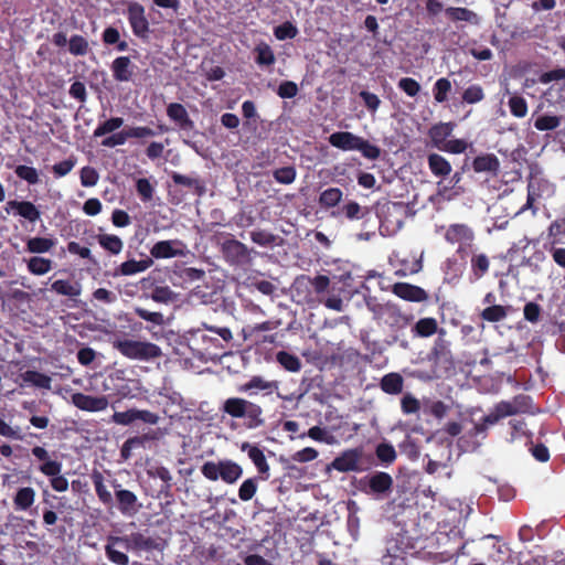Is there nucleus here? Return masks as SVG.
I'll list each match as a JSON object with an SVG mask.
<instances>
[{
  "instance_id": "nucleus-5",
  "label": "nucleus",
  "mask_w": 565,
  "mask_h": 565,
  "mask_svg": "<svg viewBox=\"0 0 565 565\" xmlns=\"http://www.w3.org/2000/svg\"><path fill=\"white\" fill-rule=\"evenodd\" d=\"M201 473L210 481L222 479L227 484H234L243 476V468L230 459L205 461L201 466Z\"/></svg>"
},
{
  "instance_id": "nucleus-57",
  "label": "nucleus",
  "mask_w": 565,
  "mask_h": 565,
  "mask_svg": "<svg viewBox=\"0 0 565 565\" xmlns=\"http://www.w3.org/2000/svg\"><path fill=\"white\" fill-rule=\"evenodd\" d=\"M257 480L255 478H248L243 481L238 489V498L242 501H249L257 492Z\"/></svg>"
},
{
  "instance_id": "nucleus-33",
  "label": "nucleus",
  "mask_w": 565,
  "mask_h": 565,
  "mask_svg": "<svg viewBox=\"0 0 565 565\" xmlns=\"http://www.w3.org/2000/svg\"><path fill=\"white\" fill-rule=\"evenodd\" d=\"M90 479L93 481L98 500L106 507H113L114 498L104 482L105 479L103 473L97 470H94L93 473L90 475Z\"/></svg>"
},
{
  "instance_id": "nucleus-32",
  "label": "nucleus",
  "mask_w": 565,
  "mask_h": 565,
  "mask_svg": "<svg viewBox=\"0 0 565 565\" xmlns=\"http://www.w3.org/2000/svg\"><path fill=\"white\" fill-rule=\"evenodd\" d=\"M369 487L373 493H386L392 490L393 478L387 472L377 471L369 478Z\"/></svg>"
},
{
  "instance_id": "nucleus-43",
  "label": "nucleus",
  "mask_w": 565,
  "mask_h": 565,
  "mask_svg": "<svg viewBox=\"0 0 565 565\" xmlns=\"http://www.w3.org/2000/svg\"><path fill=\"white\" fill-rule=\"evenodd\" d=\"M55 239L47 237H32L26 243V249L33 254L49 252L55 245Z\"/></svg>"
},
{
  "instance_id": "nucleus-41",
  "label": "nucleus",
  "mask_w": 565,
  "mask_h": 565,
  "mask_svg": "<svg viewBox=\"0 0 565 565\" xmlns=\"http://www.w3.org/2000/svg\"><path fill=\"white\" fill-rule=\"evenodd\" d=\"M276 360L288 372H299L301 369L300 359L287 351L277 352Z\"/></svg>"
},
{
  "instance_id": "nucleus-62",
  "label": "nucleus",
  "mask_w": 565,
  "mask_h": 565,
  "mask_svg": "<svg viewBox=\"0 0 565 565\" xmlns=\"http://www.w3.org/2000/svg\"><path fill=\"white\" fill-rule=\"evenodd\" d=\"M398 88L403 90L407 96L415 97L420 92L419 83L412 77H403L398 81Z\"/></svg>"
},
{
  "instance_id": "nucleus-25",
  "label": "nucleus",
  "mask_w": 565,
  "mask_h": 565,
  "mask_svg": "<svg viewBox=\"0 0 565 565\" xmlns=\"http://www.w3.org/2000/svg\"><path fill=\"white\" fill-rule=\"evenodd\" d=\"M255 390L267 391V393H271L274 390H278V382L266 381L259 375H254L237 388L238 392L248 393L249 395L256 394Z\"/></svg>"
},
{
  "instance_id": "nucleus-34",
  "label": "nucleus",
  "mask_w": 565,
  "mask_h": 565,
  "mask_svg": "<svg viewBox=\"0 0 565 565\" xmlns=\"http://www.w3.org/2000/svg\"><path fill=\"white\" fill-rule=\"evenodd\" d=\"M427 163L430 172L438 178H446L451 172L450 162L438 153H430L427 157Z\"/></svg>"
},
{
  "instance_id": "nucleus-29",
  "label": "nucleus",
  "mask_w": 565,
  "mask_h": 565,
  "mask_svg": "<svg viewBox=\"0 0 565 565\" xmlns=\"http://www.w3.org/2000/svg\"><path fill=\"white\" fill-rule=\"evenodd\" d=\"M254 61L259 67H271L276 63V56L271 46L260 41L253 50Z\"/></svg>"
},
{
  "instance_id": "nucleus-56",
  "label": "nucleus",
  "mask_w": 565,
  "mask_h": 565,
  "mask_svg": "<svg viewBox=\"0 0 565 565\" xmlns=\"http://www.w3.org/2000/svg\"><path fill=\"white\" fill-rule=\"evenodd\" d=\"M14 173L29 184H38L40 182L38 170L33 167L20 164L14 169Z\"/></svg>"
},
{
  "instance_id": "nucleus-13",
  "label": "nucleus",
  "mask_w": 565,
  "mask_h": 565,
  "mask_svg": "<svg viewBox=\"0 0 565 565\" xmlns=\"http://www.w3.org/2000/svg\"><path fill=\"white\" fill-rule=\"evenodd\" d=\"M72 404L81 411L96 413L105 411L109 405L106 395L92 396L77 392L71 396Z\"/></svg>"
},
{
  "instance_id": "nucleus-22",
  "label": "nucleus",
  "mask_w": 565,
  "mask_h": 565,
  "mask_svg": "<svg viewBox=\"0 0 565 565\" xmlns=\"http://www.w3.org/2000/svg\"><path fill=\"white\" fill-rule=\"evenodd\" d=\"M167 116L178 125L181 130L190 131L194 128V122L190 118L188 110L180 103H171L167 106Z\"/></svg>"
},
{
  "instance_id": "nucleus-2",
  "label": "nucleus",
  "mask_w": 565,
  "mask_h": 565,
  "mask_svg": "<svg viewBox=\"0 0 565 565\" xmlns=\"http://www.w3.org/2000/svg\"><path fill=\"white\" fill-rule=\"evenodd\" d=\"M220 409L232 418H243L247 429H256L265 424L260 405L242 397L225 399Z\"/></svg>"
},
{
  "instance_id": "nucleus-18",
  "label": "nucleus",
  "mask_w": 565,
  "mask_h": 565,
  "mask_svg": "<svg viewBox=\"0 0 565 565\" xmlns=\"http://www.w3.org/2000/svg\"><path fill=\"white\" fill-rule=\"evenodd\" d=\"M184 244L179 239L159 241L150 248L151 258L164 259L183 256Z\"/></svg>"
},
{
  "instance_id": "nucleus-50",
  "label": "nucleus",
  "mask_w": 565,
  "mask_h": 565,
  "mask_svg": "<svg viewBox=\"0 0 565 565\" xmlns=\"http://www.w3.org/2000/svg\"><path fill=\"white\" fill-rule=\"evenodd\" d=\"M279 326V321H264L262 323L248 324L242 329L244 339L253 338L258 332L270 331Z\"/></svg>"
},
{
  "instance_id": "nucleus-9",
  "label": "nucleus",
  "mask_w": 565,
  "mask_h": 565,
  "mask_svg": "<svg viewBox=\"0 0 565 565\" xmlns=\"http://www.w3.org/2000/svg\"><path fill=\"white\" fill-rule=\"evenodd\" d=\"M127 19L132 33L142 40L149 36V22L145 14V8L138 2H132L127 8Z\"/></svg>"
},
{
  "instance_id": "nucleus-4",
  "label": "nucleus",
  "mask_w": 565,
  "mask_h": 565,
  "mask_svg": "<svg viewBox=\"0 0 565 565\" xmlns=\"http://www.w3.org/2000/svg\"><path fill=\"white\" fill-rule=\"evenodd\" d=\"M113 348L130 360L150 361L162 354L159 345L148 341L117 339L113 342Z\"/></svg>"
},
{
  "instance_id": "nucleus-36",
  "label": "nucleus",
  "mask_w": 565,
  "mask_h": 565,
  "mask_svg": "<svg viewBox=\"0 0 565 565\" xmlns=\"http://www.w3.org/2000/svg\"><path fill=\"white\" fill-rule=\"evenodd\" d=\"M35 501V491L31 487H23L18 489L13 497V504L15 510L26 511Z\"/></svg>"
},
{
  "instance_id": "nucleus-42",
  "label": "nucleus",
  "mask_w": 565,
  "mask_h": 565,
  "mask_svg": "<svg viewBox=\"0 0 565 565\" xmlns=\"http://www.w3.org/2000/svg\"><path fill=\"white\" fill-rule=\"evenodd\" d=\"M124 125V118L110 117L109 119L100 122L93 132L94 138H99L108 134L115 132Z\"/></svg>"
},
{
  "instance_id": "nucleus-38",
  "label": "nucleus",
  "mask_w": 565,
  "mask_h": 565,
  "mask_svg": "<svg viewBox=\"0 0 565 565\" xmlns=\"http://www.w3.org/2000/svg\"><path fill=\"white\" fill-rule=\"evenodd\" d=\"M97 242L100 247L111 255H118L124 248V242L115 234H98Z\"/></svg>"
},
{
  "instance_id": "nucleus-58",
  "label": "nucleus",
  "mask_w": 565,
  "mask_h": 565,
  "mask_svg": "<svg viewBox=\"0 0 565 565\" xmlns=\"http://www.w3.org/2000/svg\"><path fill=\"white\" fill-rule=\"evenodd\" d=\"M297 34L298 29L289 21H286L274 29V35L280 41L294 39Z\"/></svg>"
},
{
  "instance_id": "nucleus-59",
  "label": "nucleus",
  "mask_w": 565,
  "mask_h": 565,
  "mask_svg": "<svg viewBox=\"0 0 565 565\" xmlns=\"http://www.w3.org/2000/svg\"><path fill=\"white\" fill-rule=\"evenodd\" d=\"M250 239L263 247L271 246L276 243L277 236L265 230L250 232Z\"/></svg>"
},
{
  "instance_id": "nucleus-19",
  "label": "nucleus",
  "mask_w": 565,
  "mask_h": 565,
  "mask_svg": "<svg viewBox=\"0 0 565 565\" xmlns=\"http://www.w3.org/2000/svg\"><path fill=\"white\" fill-rule=\"evenodd\" d=\"M153 265V259L147 255L139 260L128 258L114 269V277H128L146 271Z\"/></svg>"
},
{
  "instance_id": "nucleus-31",
  "label": "nucleus",
  "mask_w": 565,
  "mask_h": 565,
  "mask_svg": "<svg viewBox=\"0 0 565 565\" xmlns=\"http://www.w3.org/2000/svg\"><path fill=\"white\" fill-rule=\"evenodd\" d=\"M171 179L174 184L191 189L193 193L199 198L203 196L206 192L205 183L199 178H192L183 175L179 172H172Z\"/></svg>"
},
{
  "instance_id": "nucleus-40",
  "label": "nucleus",
  "mask_w": 565,
  "mask_h": 565,
  "mask_svg": "<svg viewBox=\"0 0 565 565\" xmlns=\"http://www.w3.org/2000/svg\"><path fill=\"white\" fill-rule=\"evenodd\" d=\"M343 196V192L339 188H328L319 195V204L321 207L331 209L337 206Z\"/></svg>"
},
{
  "instance_id": "nucleus-45",
  "label": "nucleus",
  "mask_w": 565,
  "mask_h": 565,
  "mask_svg": "<svg viewBox=\"0 0 565 565\" xmlns=\"http://www.w3.org/2000/svg\"><path fill=\"white\" fill-rule=\"evenodd\" d=\"M508 316V308L501 306V305H491L487 308H484L480 317L482 320L488 322H499L505 319Z\"/></svg>"
},
{
  "instance_id": "nucleus-26",
  "label": "nucleus",
  "mask_w": 565,
  "mask_h": 565,
  "mask_svg": "<svg viewBox=\"0 0 565 565\" xmlns=\"http://www.w3.org/2000/svg\"><path fill=\"white\" fill-rule=\"evenodd\" d=\"M445 15L451 22H467L472 25H478L480 23L479 15L463 7H448L445 9Z\"/></svg>"
},
{
  "instance_id": "nucleus-49",
  "label": "nucleus",
  "mask_w": 565,
  "mask_h": 565,
  "mask_svg": "<svg viewBox=\"0 0 565 565\" xmlns=\"http://www.w3.org/2000/svg\"><path fill=\"white\" fill-rule=\"evenodd\" d=\"M68 51L75 56H84L89 51V44L84 36L74 34L68 40Z\"/></svg>"
},
{
  "instance_id": "nucleus-24",
  "label": "nucleus",
  "mask_w": 565,
  "mask_h": 565,
  "mask_svg": "<svg viewBox=\"0 0 565 565\" xmlns=\"http://www.w3.org/2000/svg\"><path fill=\"white\" fill-rule=\"evenodd\" d=\"M472 169L476 173L487 172L497 177L500 171V160L494 153H483L473 159Z\"/></svg>"
},
{
  "instance_id": "nucleus-20",
  "label": "nucleus",
  "mask_w": 565,
  "mask_h": 565,
  "mask_svg": "<svg viewBox=\"0 0 565 565\" xmlns=\"http://www.w3.org/2000/svg\"><path fill=\"white\" fill-rule=\"evenodd\" d=\"M4 210L7 213H10L11 211H14V214L23 217L24 220L29 221L30 223H35L41 217L40 210L30 201H18V200H11L8 201Z\"/></svg>"
},
{
  "instance_id": "nucleus-48",
  "label": "nucleus",
  "mask_w": 565,
  "mask_h": 565,
  "mask_svg": "<svg viewBox=\"0 0 565 565\" xmlns=\"http://www.w3.org/2000/svg\"><path fill=\"white\" fill-rule=\"evenodd\" d=\"M376 458L385 466L392 465L396 459V451L393 445L381 443L375 448Z\"/></svg>"
},
{
  "instance_id": "nucleus-12",
  "label": "nucleus",
  "mask_w": 565,
  "mask_h": 565,
  "mask_svg": "<svg viewBox=\"0 0 565 565\" xmlns=\"http://www.w3.org/2000/svg\"><path fill=\"white\" fill-rule=\"evenodd\" d=\"M111 487L115 491V499L119 512L122 515H134L139 508L137 495L130 490L122 489L117 480H113Z\"/></svg>"
},
{
  "instance_id": "nucleus-11",
  "label": "nucleus",
  "mask_w": 565,
  "mask_h": 565,
  "mask_svg": "<svg viewBox=\"0 0 565 565\" xmlns=\"http://www.w3.org/2000/svg\"><path fill=\"white\" fill-rule=\"evenodd\" d=\"M495 407L503 418L531 413L532 397L525 394H518L510 401H500L495 404Z\"/></svg>"
},
{
  "instance_id": "nucleus-60",
  "label": "nucleus",
  "mask_w": 565,
  "mask_h": 565,
  "mask_svg": "<svg viewBox=\"0 0 565 565\" xmlns=\"http://www.w3.org/2000/svg\"><path fill=\"white\" fill-rule=\"evenodd\" d=\"M136 191L142 202H149L153 198L154 188L146 178L138 179L136 182Z\"/></svg>"
},
{
  "instance_id": "nucleus-37",
  "label": "nucleus",
  "mask_w": 565,
  "mask_h": 565,
  "mask_svg": "<svg viewBox=\"0 0 565 565\" xmlns=\"http://www.w3.org/2000/svg\"><path fill=\"white\" fill-rule=\"evenodd\" d=\"M51 290L56 292L57 295L74 298L81 295L82 287L78 282L58 279L52 282Z\"/></svg>"
},
{
  "instance_id": "nucleus-14",
  "label": "nucleus",
  "mask_w": 565,
  "mask_h": 565,
  "mask_svg": "<svg viewBox=\"0 0 565 565\" xmlns=\"http://www.w3.org/2000/svg\"><path fill=\"white\" fill-rule=\"evenodd\" d=\"M445 239L450 244H466L471 246L475 241L473 231L466 224H451L445 234ZM457 253L462 256L466 253V248L460 245Z\"/></svg>"
},
{
  "instance_id": "nucleus-1",
  "label": "nucleus",
  "mask_w": 565,
  "mask_h": 565,
  "mask_svg": "<svg viewBox=\"0 0 565 565\" xmlns=\"http://www.w3.org/2000/svg\"><path fill=\"white\" fill-rule=\"evenodd\" d=\"M428 362L430 363V370L418 372V376L422 380H438L454 372L455 360L450 351L449 342L443 337H438L435 340L434 347L428 354Z\"/></svg>"
},
{
  "instance_id": "nucleus-10",
  "label": "nucleus",
  "mask_w": 565,
  "mask_h": 565,
  "mask_svg": "<svg viewBox=\"0 0 565 565\" xmlns=\"http://www.w3.org/2000/svg\"><path fill=\"white\" fill-rule=\"evenodd\" d=\"M222 253L231 265H243L250 262L249 249L235 238H228L222 243Z\"/></svg>"
},
{
  "instance_id": "nucleus-52",
  "label": "nucleus",
  "mask_w": 565,
  "mask_h": 565,
  "mask_svg": "<svg viewBox=\"0 0 565 565\" xmlns=\"http://www.w3.org/2000/svg\"><path fill=\"white\" fill-rule=\"evenodd\" d=\"M508 106L511 114L516 118H523L526 116L529 106L524 97L513 95L509 98Z\"/></svg>"
},
{
  "instance_id": "nucleus-39",
  "label": "nucleus",
  "mask_w": 565,
  "mask_h": 565,
  "mask_svg": "<svg viewBox=\"0 0 565 565\" xmlns=\"http://www.w3.org/2000/svg\"><path fill=\"white\" fill-rule=\"evenodd\" d=\"M21 377H22L23 382L29 383L35 387L46 388V390L51 388L52 379L44 373L28 370L21 374Z\"/></svg>"
},
{
  "instance_id": "nucleus-44",
  "label": "nucleus",
  "mask_w": 565,
  "mask_h": 565,
  "mask_svg": "<svg viewBox=\"0 0 565 565\" xmlns=\"http://www.w3.org/2000/svg\"><path fill=\"white\" fill-rule=\"evenodd\" d=\"M52 269V260L49 258L33 256L28 260V270L36 276L45 275Z\"/></svg>"
},
{
  "instance_id": "nucleus-8",
  "label": "nucleus",
  "mask_w": 565,
  "mask_h": 565,
  "mask_svg": "<svg viewBox=\"0 0 565 565\" xmlns=\"http://www.w3.org/2000/svg\"><path fill=\"white\" fill-rule=\"evenodd\" d=\"M111 420L117 425L128 426L136 420H141L145 424L157 425L160 420L158 414L148 409L129 408L125 412H115Z\"/></svg>"
},
{
  "instance_id": "nucleus-64",
  "label": "nucleus",
  "mask_w": 565,
  "mask_h": 565,
  "mask_svg": "<svg viewBox=\"0 0 565 565\" xmlns=\"http://www.w3.org/2000/svg\"><path fill=\"white\" fill-rule=\"evenodd\" d=\"M99 179L98 172L92 167H84L81 170V183L85 188H90L97 184Z\"/></svg>"
},
{
  "instance_id": "nucleus-27",
  "label": "nucleus",
  "mask_w": 565,
  "mask_h": 565,
  "mask_svg": "<svg viewBox=\"0 0 565 565\" xmlns=\"http://www.w3.org/2000/svg\"><path fill=\"white\" fill-rule=\"evenodd\" d=\"M454 128L455 124L452 122H438L431 126L428 130V136L433 146L440 150V147L448 141L447 139L452 134Z\"/></svg>"
},
{
  "instance_id": "nucleus-16",
  "label": "nucleus",
  "mask_w": 565,
  "mask_h": 565,
  "mask_svg": "<svg viewBox=\"0 0 565 565\" xmlns=\"http://www.w3.org/2000/svg\"><path fill=\"white\" fill-rule=\"evenodd\" d=\"M392 292L398 298L409 302H425L428 300V292L419 286L408 282H395Z\"/></svg>"
},
{
  "instance_id": "nucleus-6",
  "label": "nucleus",
  "mask_w": 565,
  "mask_h": 565,
  "mask_svg": "<svg viewBox=\"0 0 565 565\" xmlns=\"http://www.w3.org/2000/svg\"><path fill=\"white\" fill-rule=\"evenodd\" d=\"M125 542V551L139 554L140 552L159 551L162 552L167 542L160 537L148 536L142 532H131L130 534L121 535Z\"/></svg>"
},
{
  "instance_id": "nucleus-21",
  "label": "nucleus",
  "mask_w": 565,
  "mask_h": 565,
  "mask_svg": "<svg viewBox=\"0 0 565 565\" xmlns=\"http://www.w3.org/2000/svg\"><path fill=\"white\" fill-rule=\"evenodd\" d=\"M136 65L129 56H118L110 65L113 77L116 82H131L135 77Z\"/></svg>"
},
{
  "instance_id": "nucleus-3",
  "label": "nucleus",
  "mask_w": 565,
  "mask_h": 565,
  "mask_svg": "<svg viewBox=\"0 0 565 565\" xmlns=\"http://www.w3.org/2000/svg\"><path fill=\"white\" fill-rule=\"evenodd\" d=\"M329 143L343 151H360L369 160H377L381 157V149L369 140L350 131H337L329 136Z\"/></svg>"
},
{
  "instance_id": "nucleus-23",
  "label": "nucleus",
  "mask_w": 565,
  "mask_h": 565,
  "mask_svg": "<svg viewBox=\"0 0 565 565\" xmlns=\"http://www.w3.org/2000/svg\"><path fill=\"white\" fill-rule=\"evenodd\" d=\"M490 269V258L484 253H472L470 258L469 281L476 282L482 279Z\"/></svg>"
},
{
  "instance_id": "nucleus-15",
  "label": "nucleus",
  "mask_w": 565,
  "mask_h": 565,
  "mask_svg": "<svg viewBox=\"0 0 565 565\" xmlns=\"http://www.w3.org/2000/svg\"><path fill=\"white\" fill-rule=\"evenodd\" d=\"M120 540H124L121 535H108L104 546L105 555L115 565H129L127 552L119 550V547L125 550V542Z\"/></svg>"
},
{
  "instance_id": "nucleus-7",
  "label": "nucleus",
  "mask_w": 565,
  "mask_h": 565,
  "mask_svg": "<svg viewBox=\"0 0 565 565\" xmlns=\"http://www.w3.org/2000/svg\"><path fill=\"white\" fill-rule=\"evenodd\" d=\"M153 136H156V131L147 126L129 127L128 129L113 132V135L106 137L102 141V146L106 148H115L117 146L125 145L130 138L141 139Z\"/></svg>"
},
{
  "instance_id": "nucleus-30",
  "label": "nucleus",
  "mask_w": 565,
  "mask_h": 565,
  "mask_svg": "<svg viewBox=\"0 0 565 565\" xmlns=\"http://www.w3.org/2000/svg\"><path fill=\"white\" fill-rule=\"evenodd\" d=\"M413 333L419 338H428L439 332V337L445 334V330H438L437 320L433 317L420 318L412 329Z\"/></svg>"
},
{
  "instance_id": "nucleus-61",
  "label": "nucleus",
  "mask_w": 565,
  "mask_h": 565,
  "mask_svg": "<svg viewBox=\"0 0 565 565\" xmlns=\"http://www.w3.org/2000/svg\"><path fill=\"white\" fill-rule=\"evenodd\" d=\"M134 312L136 316H138L140 319L146 320L148 322H151L154 326H162L164 323V318L161 312L157 311H149L141 307H136L134 309Z\"/></svg>"
},
{
  "instance_id": "nucleus-35",
  "label": "nucleus",
  "mask_w": 565,
  "mask_h": 565,
  "mask_svg": "<svg viewBox=\"0 0 565 565\" xmlns=\"http://www.w3.org/2000/svg\"><path fill=\"white\" fill-rule=\"evenodd\" d=\"M404 380L398 373H388L380 382L381 390L390 395H397L403 391Z\"/></svg>"
},
{
  "instance_id": "nucleus-54",
  "label": "nucleus",
  "mask_w": 565,
  "mask_h": 565,
  "mask_svg": "<svg viewBox=\"0 0 565 565\" xmlns=\"http://www.w3.org/2000/svg\"><path fill=\"white\" fill-rule=\"evenodd\" d=\"M300 438L309 437L316 441L326 443L331 445L333 443V436H331L326 428L320 426H312L308 429L307 433H303L299 436Z\"/></svg>"
},
{
  "instance_id": "nucleus-46",
  "label": "nucleus",
  "mask_w": 565,
  "mask_h": 565,
  "mask_svg": "<svg viewBox=\"0 0 565 565\" xmlns=\"http://www.w3.org/2000/svg\"><path fill=\"white\" fill-rule=\"evenodd\" d=\"M562 124V117L556 115H541L534 120V127L539 131L555 130Z\"/></svg>"
},
{
  "instance_id": "nucleus-53",
  "label": "nucleus",
  "mask_w": 565,
  "mask_h": 565,
  "mask_svg": "<svg viewBox=\"0 0 565 565\" xmlns=\"http://www.w3.org/2000/svg\"><path fill=\"white\" fill-rule=\"evenodd\" d=\"M297 177V171L294 166L278 168L273 171V178L280 184H291Z\"/></svg>"
},
{
  "instance_id": "nucleus-51",
  "label": "nucleus",
  "mask_w": 565,
  "mask_h": 565,
  "mask_svg": "<svg viewBox=\"0 0 565 565\" xmlns=\"http://www.w3.org/2000/svg\"><path fill=\"white\" fill-rule=\"evenodd\" d=\"M451 90V83L447 77L438 78L433 87L434 98L437 103H445Z\"/></svg>"
},
{
  "instance_id": "nucleus-47",
  "label": "nucleus",
  "mask_w": 565,
  "mask_h": 565,
  "mask_svg": "<svg viewBox=\"0 0 565 565\" xmlns=\"http://www.w3.org/2000/svg\"><path fill=\"white\" fill-rule=\"evenodd\" d=\"M341 213L350 221L361 220L369 214V209L362 207L355 201H349L341 207Z\"/></svg>"
},
{
  "instance_id": "nucleus-28",
  "label": "nucleus",
  "mask_w": 565,
  "mask_h": 565,
  "mask_svg": "<svg viewBox=\"0 0 565 565\" xmlns=\"http://www.w3.org/2000/svg\"><path fill=\"white\" fill-rule=\"evenodd\" d=\"M241 449L247 451L249 459L253 461L260 475H265L264 479L268 478L269 465L267 463L264 451L249 443H243Z\"/></svg>"
},
{
  "instance_id": "nucleus-63",
  "label": "nucleus",
  "mask_w": 565,
  "mask_h": 565,
  "mask_svg": "<svg viewBox=\"0 0 565 565\" xmlns=\"http://www.w3.org/2000/svg\"><path fill=\"white\" fill-rule=\"evenodd\" d=\"M565 234V217L556 218L548 226V237L552 238V245L561 243L558 236Z\"/></svg>"
},
{
  "instance_id": "nucleus-17",
  "label": "nucleus",
  "mask_w": 565,
  "mask_h": 565,
  "mask_svg": "<svg viewBox=\"0 0 565 565\" xmlns=\"http://www.w3.org/2000/svg\"><path fill=\"white\" fill-rule=\"evenodd\" d=\"M361 458L360 448L348 449L333 459L331 467L340 472L359 471Z\"/></svg>"
},
{
  "instance_id": "nucleus-55",
  "label": "nucleus",
  "mask_w": 565,
  "mask_h": 565,
  "mask_svg": "<svg viewBox=\"0 0 565 565\" xmlns=\"http://www.w3.org/2000/svg\"><path fill=\"white\" fill-rule=\"evenodd\" d=\"M462 102L466 104H477L484 99V92L483 88L478 85L473 84L468 86L463 93H462Z\"/></svg>"
}]
</instances>
